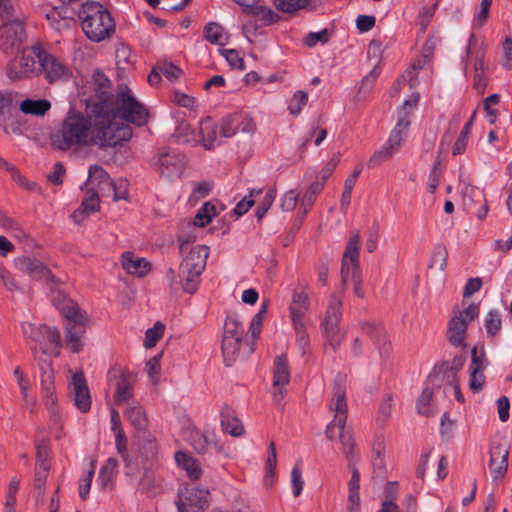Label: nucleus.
Segmentation results:
<instances>
[{
  "label": "nucleus",
  "mask_w": 512,
  "mask_h": 512,
  "mask_svg": "<svg viewBox=\"0 0 512 512\" xmlns=\"http://www.w3.org/2000/svg\"><path fill=\"white\" fill-rule=\"evenodd\" d=\"M94 112L93 119L70 112L51 136L52 145L61 151L78 152L92 145L100 149L114 147L132 137L128 124L115 121L107 111H99L98 105Z\"/></svg>",
  "instance_id": "obj_1"
},
{
  "label": "nucleus",
  "mask_w": 512,
  "mask_h": 512,
  "mask_svg": "<svg viewBox=\"0 0 512 512\" xmlns=\"http://www.w3.org/2000/svg\"><path fill=\"white\" fill-rule=\"evenodd\" d=\"M196 235L181 229L178 235L179 249L184 258L180 265L179 277L182 288L187 293H194L200 283V276L206 267L209 247L196 245L190 247Z\"/></svg>",
  "instance_id": "obj_2"
},
{
  "label": "nucleus",
  "mask_w": 512,
  "mask_h": 512,
  "mask_svg": "<svg viewBox=\"0 0 512 512\" xmlns=\"http://www.w3.org/2000/svg\"><path fill=\"white\" fill-rule=\"evenodd\" d=\"M53 303L65 319V340L73 353H79L83 349L82 337L88 323V317L78 304L62 292H57L53 297Z\"/></svg>",
  "instance_id": "obj_3"
},
{
  "label": "nucleus",
  "mask_w": 512,
  "mask_h": 512,
  "mask_svg": "<svg viewBox=\"0 0 512 512\" xmlns=\"http://www.w3.org/2000/svg\"><path fill=\"white\" fill-rule=\"evenodd\" d=\"M82 30L94 42H100L115 32V22L110 12L99 2L88 1L79 10Z\"/></svg>",
  "instance_id": "obj_4"
},
{
  "label": "nucleus",
  "mask_w": 512,
  "mask_h": 512,
  "mask_svg": "<svg viewBox=\"0 0 512 512\" xmlns=\"http://www.w3.org/2000/svg\"><path fill=\"white\" fill-rule=\"evenodd\" d=\"M22 332L29 341L33 353L36 347L37 356L51 359L60 355L62 340L60 331L56 327L36 326L30 322H24Z\"/></svg>",
  "instance_id": "obj_5"
},
{
  "label": "nucleus",
  "mask_w": 512,
  "mask_h": 512,
  "mask_svg": "<svg viewBox=\"0 0 512 512\" xmlns=\"http://www.w3.org/2000/svg\"><path fill=\"white\" fill-rule=\"evenodd\" d=\"M98 110L107 111L115 121L123 124H125L123 121H126L142 126L148 120V111L135 99L131 90L127 87L121 88L118 92L114 107L101 105L98 106Z\"/></svg>",
  "instance_id": "obj_6"
},
{
  "label": "nucleus",
  "mask_w": 512,
  "mask_h": 512,
  "mask_svg": "<svg viewBox=\"0 0 512 512\" xmlns=\"http://www.w3.org/2000/svg\"><path fill=\"white\" fill-rule=\"evenodd\" d=\"M41 46L34 44L24 48L21 53L11 59L6 66V76L11 81H24L38 75Z\"/></svg>",
  "instance_id": "obj_7"
},
{
  "label": "nucleus",
  "mask_w": 512,
  "mask_h": 512,
  "mask_svg": "<svg viewBox=\"0 0 512 512\" xmlns=\"http://www.w3.org/2000/svg\"><path fill=\"white\" fill-rule=\"evenodd\" d=\"M486 47L482 41L471 34L466 47L465 68L472 64L474 69L473 85L478 91H482L487 85V65L485 63Z\"/></svg>",
  "instance_id": "obj_8"
},
{
  "label": "nucleus",
  "mask_w": 512,
  "mask_h": 512,
  "mask_svg": "<svg viewBox=\"0 0 512 512\" xmlns=\"http://www.w3.org/2000/svg\"><path fill=\"white\" fill-rule=\"evenodd\" d=\"M462 306L463 309H455L453 311V317L448 324V340L454 346L464 344L467 326L479 314V306L476 304L463 302Z\"/></svg>",
  "instance_id": "obj_9"
},
{
  "label": "nucleus",
  "mask_w": 512,
  "mask_h": 512,
  "mask_svg": "<svg viewBox=\"0 0 512 512\" xmlns=\"http://www.w3.org/2000/svg\"><path fill=\"white\" fill-rule=\"evenodd\" d=\"M330 409L335 413L334 419L326 427V437L333 440L344 433L347 419L346 390L340 383H335Z\"/></svg>",
  "instance_id": "obj_10"
},
{
  "label": "nucleus",
  "mask_w": 512,
  "mask_h": 512,
  "mask_svg": "<svg viewBox=\"0 0 512 512\" xmlns=\"http://www.w3.org/2000/svg\"><path fill=\"white\" fill-rule=\"evenodd\" d=\"M341 307V297L334 294L331 295L322 323L324 336L333 349H336L344 338V334L339 329V323L342 318Z\"/></svg>",
  "instance_id": "obj_11"
},
{
  "label": "nucleus",
  "mask_w": 512,
  "mask_h": 512,
  "mask_svg": "<svg viewBox=\"0 0 512 512\" xmlns=\"http://www.w3.org/2000/svg\"><path fill=\"white\" fill-rule=\"evenodd\" d=\"M185 165V158L176 150L159 149L154 159V166L161 177L167 180L179 178Z\"/></svg>",
  "instance_id": "obj_12"
},
{
  "label": "nucleus",
  "mask_w": 512,
  "mask_h": 512,
  "mask_svg": "<svg viewBox=\"0 0 512 512\" xmlns=\"http://www.w3.org/2000/svg\"><path fill=\"white\" fill-rule=\"evenodd\" d=\"M361 237L359 231L352 232L342 255L341 260V287L345 291L348 284V273L361 271L360 269Z\"/></svg>",
  "instance_id": "obj_13"
},
{
  "label": "nucleus",
  "mask_w": 512,
  "mask_h": 512,
  "mask_svg": "<svg viewBox=\"0 0 512 512\" xmlns=\"http://www.w3.org/2000/svg\"><path fill=\"white\" fill-rule=\"evenodd\" d=\"M26 39L25 28L19 20H11L0 26V50L5 53L19 48Z\"/></svg>",
  "instance_id": "obj_14"
},
{
  "label": "nucleus",
  "mask_w": 512,
  "mask_h": 512,
  "mask_svg": "<svg viewBox=\"0 0 512 512\" xmlns=\"http://www.w3.org/2000/svg\"><path fill=\"white\" fill-rule=\"evenodd\" d=\"M221 134L230 138L234 136L238 131L247 134H253L256 131V124L254 119L242 113H235L221 119Z\"/></svg>",
  "instance_id": "obj_15"
},
{
  "label": "nucleus",
  "mask_w": 512,
  "mask_h": 512,
  "mask_svg": "<svg viewBox=\"0 0 512 512\" xmlns=\"http://www.w3.org/2000/svg\"><path fill=\"white\" fill-rule=\"evenodd\" d=\"M184 440L199 454H204L210 447L218 448L216 436L211 431H201L194 425L183 430Z\"/></svg>",
  "instance_id": "obj_16"
},
{
  "label": "nucleus",
  "mask_w": 512,
  "mask_h": 512,
  "mask_svg": "<svg viewBox=\"0 0 512 512\" xmlns=\"http://www.w3.org/2000/svg\"><path fill=\"white\" fill-rule=\"evenodd\" d=\"M290 381V371L287 359L284 355L277 356L273 368V399L281 403L286 396L285 386Z\"/></svg>",
  "instance_id": "obj_17"
},
{
  "label": "nucleus",
  "mask_w": 512,
  "mask_h": 512,
  "mask_svg": "<svg viewBox=\"0 0 512 512\" xmlns=\"http://www.w3.org/2000/svg\"><path fill=\"white\" fill-rule=\"evenodd\" d=\"M16 268L33 279L55 282V277L50 270L38 259L22 256L15 260Z\"/></svg>",
  "instance_id": "obj_18"
},
{
  "label": "nucleus",
  "mask_w": 512,
  "mask_h": 512,
  "mask_svg": "<svg viewBox=\"0 0 512 512\" xmlns=\"http://www.w3.org/2000/svg\"><path fill=\"white\" fill-rule=\"evenodd\" d=\"M221 121L218 123L212 118L207 117L199 123L198 138L199 143L205 149H212L222 144V139L225 138L221 134Z\"/></svg>",
  "instance_id": "obj_19"
},
{
  "label": "nucleus",
  "mask_w": 512,
  "mask_h": 512,
  "mask_svg": "<svg viewBox=\"0 0 512 512\" xmlns=\"http://www.w3.org/2000/svg\"><path fill=\"white\" fill-rule=\"evenodd\" d=\"M70 394L79 411L85 413L90 410L91 397L83 373H75L72 376Z\"/></svg>",
  "instance_id": "obj_20"
},
{
  "label": "nucleus",
  "mask_w": 512,
  "mask_h": 512,
  "mask_svg": "<svg viewBox=\"0 0 512 512\" xmlns=\"http://www.w3.org/2000/svg\"><path fill=\"white\" fill-rule=\"evenodd\" d=\"M34 350H36V347L34 348ZM34 358L37 360L40 368V381L43 395L47 399L48 403L54 405L56 403V396L54 385V371L51 367V359L37 356L36 351H34Z\"/></svg>",
  "instance_id": "obj_21"
},
{
  "label": "nucleus",
  "mask_w": 512,
  "mask_h": 512,
  "mask_svg": "<svg viewBox=\"0 0 512 512\" xmlns=\"http://www.w3.org/2000/svg\"><path fill=\"white\" fill-rule=\"evenodd\" d=\"M208 491L202 489H187L181 493L178 501L179 512H201L207 504Z\"/></svg>",
  "instance_id": "obj_22"
},
{
  "label": "nucleus",
  "mask_w": 512,
  "mask_h": 512,
  "mask_svg": "<svg viewBox=\"0 0 512 512\" xmlns=\"http://www.w3.org/2000/svg\"><path fill=\"white\" fill-rule=\"evenodd\" d=\"M39 68L40 72H45L50 82L62 79L68 75L67 67L55 56L46 53L42 48L39 57Z\"/></svg>",
  "instance_id": "obj_23"
},
{
  "label": "nucleus",
  "mask_w": 512,
  "mask_h": 512,
  "mask_svg": "<svg viewBox=\"0 0 512 512\" xmlns=\"http://www.w3.org/2000/svg\"><path fill=\"white\" fill-rule=\"evenodd\" d=\"M122 268L134 277H145L151 271V264L148 260L136 256L133 252L126 251L121 256Z\"/></svg>",
  "instance_id": "obj_24"
},
{
  "label": "nucleus",
  "mask_w": 512,
  "mask_h": 512,
  "mask_svg": "<svg viewBox=\"0 0 512 512\" xmlns=\"http://www.w3.org/2000/svg\"><path fill=\"white\" fill-rule=\"evenodd\" d=\"M363 333L369 336L378 347L379 354L381 357H388L391 352V345L387 340L386 332L384 328L375 323L364 322L361 324Z\"/></svg>",
  "instance_id": "obj_25"
},
{
  "label": "nucleus",
  "mask_w": 512,
  "mask_h": 512,
  "mask_svg": "<svg viewBox=\"0 0 512 512\" xmlns=\"http://www.w3.org/2000/svg\"><path fill=\"white\" fill-rule=\"evenodd\" d=\"M487 363L485 355L482 352L480 355L477 354V349H472V361L470 364V381L469 386L474 392L480 391L485 384V376L483 370Z\"/></svg>",
  "instance_id": "obj_26"
},
{
  "label": "nucleus",
  "mask_w": 512,
  "mask_h": 512,
  "mask_svg": "<svg viewBox=\"0 0 512 512\" xmlns=\"http://www.w3.org/2000/svg\"><path fill=\"white\" fill-rule=\"evenodd\" d=\"M509 449L504 445H496L490 450L489 468L494 479L502 477L508 468Z\"/></svg>",
  "instance_id": "obj_27"
},
{
  "label": "nucleus",
  "mask_w": 512,
  "mask_h": 512,
  "mask_svg": "<svg viewBox=\"0 0 512 512\" xmlns=\"http://www.w3.org/2000/svg\"><path fill=\"white\" fill-rule=\"evenodd\" d=\"M86 185H96V192L101 193L102 197H105L110 195V186L112 185V180L101 166L91 165L89 168V177Z\"/></svg>",
  "instance_id": "obj_28"
},
{
  "label": "nucleus",
  "mask_w": 512,
  "mask_h": 512,
  "mask_svg": "<svg viewBox=\"0 0 512 512\" xmlns=\"http://www.w3.org/2000/svg\"><path fill=\"white\" fill-rule=\"evenodd\" d=\"M444 375L440 372L431 373L427 380V386L423 389L417 403L418 413L428 415L429 404L433 397V388L440 385Z\"/></svg>",
  "instance_id": "obj_29"
},
{
  "label": "nucleus",
  "mask_w": 512,
  "mask_h": 512,
  "mask_svg": "<svg viewBox=\"0 0 512 512\" xmlns=\"http://www.w3.org/2000/svg\"><path fill=\"white\" fill-rule=\"evenodd\" d=\"M124 415L137 430H146L148 427L149 421L146 411L139 401H128Z\"/></svg>",
  "instance_id": "obj_30"
},
{
  "label": "nucleus",
  "mask_w": 512,
  "mask_h": 512,
  "mask_svg": "<svg viewBox=\"0 0 512 512\" xmlns=\"http://www.w3.org/2000/svg\"><path fill=\"white\" fill-rule=\"evenodd\" d=\"M351 469V478L348 482V505L347 512H360V473L355 464L349 466Z\"/></svg>",
  "instance_id": "obj_31"
},
{
  "label": "nucleus",
  "mask_w": 512,
  "mask_h": 512,
  "mask_svg": "<svg viewBox=\"0 0 512 512\" xmlns=\"http://www.w3.org/2000/svg\"><path fill=\"white\" fill-rule=\"evenodd\" d=\"M309 308V298L304 292H294L293 299L290 304V313L294 325L300 327L304 321V315Z\"/></svg>",
  "instance_id": "obj_32"
},
{
  "label": "nucleus",
  "mask_w": 512,
  "mask_h": 512,
  "mask_svg": "<svg viewBox=\"0 0 512 512\" xmlns=\"http://www.w3.org/2000/svg\"><path fill=\"white\" fill-rule=\"evenodd\" d=\"M175 461L178 466L186 471V474L190 479L198 480L202 476V468L199 461L193 458L190 454L178 451L175 453Z\"/></svg>",
  "instance_id": "obj_33"
},
{
  "label": "nucleus",
  "mask_w": 512,
  "mask_h": 512,
  "mask_svg": "<svg viewBox=\"0 0 512 512\" xmlns=\"http://www.w3.org/2000/svg\"><path fill=\"white\" fill-rule=\"evenodd\" d=\"M216 214V208L211 203H205L195 215L193 221H188L185 226L181 229H184L186 232L193 233V231L197 227H204L212 220L213 216Z\"/></svg>",
  "instance_id": "obj_34"
},
{
  "label": "nucleus",
  "mask_w": 512,
  "mask_h": 512,
  "mask_svg": "<svg viewBox=\"0 0 512 512\" xmlns=\"http://www.w3.org/2000/svg\"><path fill=\"white\" fill-rule=\"evenodd\" d=\"M410 125L409 119H406V115L404 117H399L398 121L391 131V134L386 141V144L397 153L405 141L408 127Z\"/></svg>",
  "instance_id": "obj_35"
},
{
  "label": "nucleus",
  "mask_w": 512,
  "mask_h": 512,
  "mask_svg": "<svg viewBox=\"0 0 512 512\" xmlns=\"http://www.w3.org/2000/svg\"><path fill=\"white\" fill-rule=\"evenodd\" d=\"M221 427L225 433L234 437H239L244 433L243 425L228 407L221 411Z\"/></svg>",
  "instance_id": "obj_36"
},
{
  "label": "nucleus",
  "mask_w": 512,
  "mask_h": 512,
  "mask_svg": "<svg viewBox=\"0 0 512 512\" xmlns=\"http://www.w3.org/2000/svg\"><path fill=\"white\" fill-rule=\"evenodd\" d=\"M131 400H134L133 384L124 374H121L116 382L114 402L116 405H121L123 403H126L127 405L128 401Z\"/></svg>",
  "instance_id": "obj_37"
},
{
  "label": "nucleus",
  "mask_w": 512,
  "mask_h": 512,
  "mask_svg": "<svg viewBox=\"0 0 512 512\" xmlns=\"http://www.w3.org/2000/svg\"><path fill=\"white\" fill-rule=\"evenodd\" d=\"M19 108L24 114L44 116L50 110L51 103L46 99H25Z\"/></svg>",
  "instance_id": "obj_38"
},
{
  "label": "nucleus",
  "mask_w": 512,
  "mask_h": 512,
  "mask_svg": "<svg viewBox=\"0 0 512 512\" xmlns=\"http://www.w3.org/2000/svg\"><path fill=\"white\" fill-rule=\"evenodd\" d=\"M475 198L476 203L480 204L479 209L476 212V216L479 220H484L489 212V206L485 195L474 187H466L463 192V203L464 206H467V198Z\"/></svg>",
  "instance_id": "obj_39"
},
{
  "label": "nucleus",
  "mask_w": 512,
  "mask_h": 512,
  "mask_svg": "<svg viewBox=\"0 0 512 512\" xmlns=\"http://www.w3.org/2000/svg\"><path fill=\"white\" fill-rule=\"evenodd\" d=\"M117 460L109 458L99 471L98 482L102 489H111L116 475Z\"/></svg>",
  "instance_id": "obj_40"
},
{
  "label": "nucleus",
  "mask_w": 512,
  "mask_h": 512,
  "mask_svg": "<svg viewBox=\"0 0 512 512\" xmlns=\"http://www.w3.org/2000/svg\"><path fill=\"white\" fill-rule=\"evenodd\" d=\"M198 133H196L191 125L185 121L178 123L173 137L179 143L191 144L193 146L199 143Z\"/></svg>",
  "instance_id": "obj_41"
},
{
  "label": "nucleus",
  "mask_w": 512,
  "mask_h": 512,
  "mask_svg": "<svg viewBox=\"0 0 512 512\" xmlns=\"http://www.w3.org/2000/svg\"><path fill=\"white\" fill-rule=\"evenodd\" d=\"M241 341L242 340L240 339L229 338L227 336L222 337V353L227 366L232 365L235 361L240 349Z\"/></svg>",
  "instance_id": "obj_42"
},
{
  "label": "nucleus",
  "mask_w": 512,
  "mask_h": 512,
  "mask_svg": "<svg viewBox=\"0 0 512 512\" xmlns=\"http://www.w3.org/2000/svg\"><path fill=\"white\" fill-rule=\"evenodd\" d=\"M323 181L316 179L310 184L302 199L300 200V208L303 210V215H306L308 210L312 207L316 197L323 190Z\"/></svg>",
  "instance_id": "obj_43"
},
{
  "label": "nucleus",
  "mask_w": 512,
  "mask_h": 512,
  "mask_svg": "<svg viewBox=\"0 0 512 512\" xmlns=\"http://www.w3.org/2000/svg\"><path fill=\"white\" fill-rule=\"evenodd\" d=\"M244 335V328L242 322L239 317L235 314L228 315L226 317L224 327H223V336L236 338L242 340Z\"/></svg>",
  "instance_id": "obj_44"
},
{
  "label": "nucleus",
  "mask_w": 512,
  "mask_h": 512,
  "mask_svg": "<svg viewBox=\"0 0 512 512\" xmlns=\"http://www.w3.org/2000/svg\"><path fill=\"white\" fill-rule=\"evenodd\" d=\"M99 192H88V195L82 200L81 207L74 212V219L78 221V217L96 212L99 208Z\"/></svg>",
  "instance_id": "obj_45"
},
{
  "label": "nucleus",
  "mask_w": 512,
  "mask_h": 512,
  "mask_svg": "<svg viewBox=\"0 0 512 512\" xmlns=\"http://www.w3.org/2000/svg\"><path fill=\"white\" fill-rule=\"evenodd\" d=\"M204 37L210 43L217 45H224L227 39L223 27L215 22H210L205 26Z\"/></svg>",
  "instance_id": "obj_46"
},
{
  "label": "nucleus",
  "mask_w": 512,
  "mask_h": 512,
  "mask_svg": "<svg viewBox=\"0 0 512 512\" xmlns=\"http://www.w3.org/2000/svg\"><path fill=\"white\" fill-rule=\"evenodd\" d=\"M379 74L380 69L377 65H375L371 72L362 79L356 96L358 100L364 98L372 90Z\"/></svg>",
  "instance_id": "obj_47"
},
{
  "label": "nucleus",
  "mask_w": 512,
  "mask_h": 512,
  "mask_svg": "<svg viewBox=\"0 0 512 512\" xmlns=\"http://www.w3.org/2000/svg\"><path fill=\"white\" fill-rule=\"evenodd\" d=\"M92 86L100 97H105L110 93V81L101 71L93 73Z\"/></svg>",
  "instance_id": "obj_48"
},
{
  "label": "nucleus",
  "mask_w": 512,
  "mask_h": 512,
  "mask_svg": "<svg viewBox=\"0 0 512 512\" xmlns=\"http://www.w3.org/2000/svg\"><path fill=\"white\" fill-rule=\"evenodd\" d=\"M274 4L282 12L293 13L307 8L309 0H274Z\"/></svg>",
  "instance_id": "obj_49"
},
{
  "label": "nucleus",
  "mask_w": 512,
  "mask_h": 512,
  "mask_svg": "<svg viewBox=\"0 0 512 512\" xmlns=\"http://www.w3.org/2000/svg\"><path fill=\"white\" fill-rule=\"evenodd\" d=\"M395 152L385 143L379 150L375 151L374 154L368 161V166L371 168L378 167L383 162L391 159Z\"/></svg>",
  "instance_id": "obj_50"
},
{
  "label": "nucleus",
  "mask_w": 512,
  "mask_h": 512,
  "mask_svg": "<svg viewBox=\"0 0 512 512\" xmlns=\"http://www.w3.org/2000/svg\"><path fill=\"white\" fill-rule=\"evenodd\" d=\"M501 315L496 310H491L485 317L484 326L490 336H495L501 329Z\"/></svg>",
  "instance_id": "obj_51"
},
{
  "label": "nucleus",
  "mask_w": 512,
  "mask_h": 512,
  "mask_svg": "<svg viewBox=\"0 0 512 512\" xmlns=\"http://www.w3.org/2000/svg\"><path fill=\"white\" fill-rule=\"evenodd\" d=\"M447 256V250L443 246H436L433 249L429 267L443 271L447 265Z\"/></svg>",
  "instance_id": "obj_52"
},
{
  "label": "nucleus",
  "mask_w": 512,
  "mask_h": 512,
  "mask_svg": "<svg viewBox=\"0 0 512 512\" xmlns=\"http://www.w3.org/2000/svg\"><path fill=\"white\" fill-rule=\"evenodd\" d=\"M262 194V190H252L248 196H245L234 208L233 212L237 217L245 214L255 203L256 197Z\"/></svg>",
  "instance_id": "obj_53"
},
{
  "label": "nucleus",
  "mask_w": 512,
  "mask_h": 512,
  "mask_svg": "<svg viewBox=\"0 0 512 512\" xmlns=\"http://www.w3.org/2000/svg\"><path fill=\"white\" fill-rule=\"evenodd\" d=\"M165 326L161 322H156L152 328H149L145 334L144 346L152 348L158 340L163 336Z\"/></svg>",
  "instance_id": "obj_54"
},
{
  "label": "nucleus",
  "mask_w": 512,
  "mask_h": 512,
  "mask_svg": "<svg viewBox=\"0 0 512 512\" xmlns=\"http://www.w3.org/2000/svg\"><path fill=\"white\" fill-rule=\"evenodd\" d=\"M340 442L342 445L343 453L345 454V456L348 460L349 466H351L352 464H355L357 457H356V454L354 453L355 443H354V440L352 439V437L349 434H345V433L340 434Z\"/></svg>",
  "instance_id": "obj_55"
},
{
  "label": "nucleus",
  "mask_w": 512,
  "mask_h": 512,
  "mask_svg": "<svg viewBox=\"0 0 512 512\" xmlns=\"http://www.w3.org/2000/svg\"><path fill=\"white\" fill-rule=\"evenodd\" d=\"M157 69L169 81L177 80L182 74V70L172 62L162 61L157 64Z\"/></svg>",
  "instance_id": "obj_56"
},
{
  "label": "nucleus",
  "mask_w": 512,
  "mask_h": 512,
  "mask_svg": "<svg viewBox=\"0 0 512 512\" xmlns=\"http://www.w3.org/2000/svg\"><path fill=\"white\" fill-rule=\"evenodd\" d=\"M308 94L304 91H297L288 106L290 113L294 116L300 114L302 108L307 104Z\"/></svg>",
  "instance_id": "obj_57"
},
{
  "label": "nucleus",
  "mask_w": 512,
  "mask_h": 512,
  "mask_svg": "<svg viewBox=\"0 0 512 512\" xmlns=\"http://www.w3.org/2000/svg\"><path fill=\"white\" fill-rule=\"evenodd\" d=\"M128 186L129 183L126 179H119L117 181H112V185L110 186V194H113V200L118 201L121 199L128 198Z\"/></svg>",
  "instance_id": "obj_58"
},
{
  "label": "nucleus",
  "mask_w": 512,
  "mask_h": 512,
  "mask_svg": "<svg viewBox=\"0 0 512 512\" xmlns=\"http://www.w3.org/2000/svg\"><path fill=\"white\" fill-rule=\"evenodd\" d=\"M220 53L227 60L228 64L233 69L244 70L245 65L243 59L240 57L239 53L234 49H221Z\"/></svg>",
  "instance_id": "obj_59"
},
{
  "label": "nucleus",
  "mask_w": 512,
  "mask_h": 512,
  "mask_svg": "<svg viewBox=\"0 0 512 512\" xmlns=\"http://www.w3.org/2000/svg\"><path fill=\"white\" fill-rule=\"evenodd\" d=\"M14 375L17 380V384L21 390L22 397L27 405H29L30 400L28 398V392L30 389V382L27 376L22 372L20 367H16L14 370Z\"/></svg>",
  "instance_id": "obj_60"
},
{
  "label": "nucleus",
  "mask_w": 512,
  "mask_h": 512,
  "mask_svg": "<svg viewBox=\"0 0 512 512\" xmlns=\"http://www.w3.org/2000/svg\"><path fill=\"white\" fill-rule=\"evenodd\" d=\"M392 409H393L392 397L390 395H387L383 399V401L380 405V408H379L377 420L380 424L384 425L389 420L391 413H392Z\"/></svg>",
  "instance_id": "obj_61"
},
{
  "label": "nucleus",
  "mask_w": 512,
  "mask_h": 512,
  "mask_svg": "<svg viewBox=\"0 0 512 512\" xmlns=\"http://www.w3.org/2000/svg\"><path fill=\"white\" fill-rule=\"evenodd\" d=\"M49 467L44 464H40V466H36L35 477H34V487L38 490L39 494L43 492L45 487L46 479L49 473Z\"/></svg>",
  "instance_id": "obj_62"
},
{
  "label": "nucleus",
  "mask_w": 512,
  "mask_h": 512,
  "mask_svg": "<svg viewBox=\"0 0 512 512\" xmlns=\"http://www.w3.org/2000/svg\"><path fill=\"white\" fill-rule=\"evenodd\" d=\"M340 161V153H337L332 156V158L326 163V165L321 169L316 179L319 181H323V185H325V181L330 177V175L334 172L336 166Z\"/></svg>",
  "instance_id": "obj_63"
},
{
  "label": "nucleus",
  "mask_w": 512,
  "mask_h": 512,
  "mask_svg": "<svg viewBox=\"0 0 512 512\" xmlns=\"http://www.w3.org/2000/svg\"><path fill=\"white\" fill-rule=\"evenodd\" d=\"M291 485L294 496L298 497L301 494L304 485L302 471L299 465H295L291 471Z\"/></svg>",
  "instance_id": "obj_64"
}]
</instances>
